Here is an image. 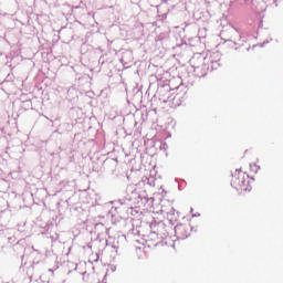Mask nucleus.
I'll list each match as a JSON object with an SVG mask.
<instances>
[{
  "label": "nucleus",
  "mask_w": 283,
  "mask_h": 283,
  "mask_svg": "<svg viewBox=\"0 0 283 283\" xmlns=\"http://www.w3.org/2000/svg\"><path fill=\"white\" fill-rule=\"evenodd\" d=\"M231 187L237 189V191H249V175H247V172L242 171L241 169H237L232 174Z\"/></svg>",
  "instance_id": "f257e3e1"
},
{
  "label": "nucleus",
  "mask_w": 283,
  "mask_h": 283,
  "mask_svg": "<svg viewBox=\"0 0 283 283\" xmlns=\"http://www.w3.org/2000/svg\"><path fill=\"white\" fill-rule=\"evenodd\" d=\"M178 231H185V227H182V226L179 227V228H178Z\"/></svg>",
  "instance_id": "f03ea898"
}]
</instances>
